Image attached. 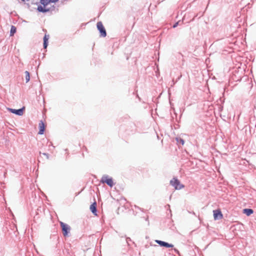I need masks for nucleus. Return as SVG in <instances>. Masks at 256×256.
<instances>
[{
    "instance_id": "obj_14",
    "label": "nucleus",
    "mask_w": 256,
    "mask_h": 256,
    "mask_svg": "<svg viewBox=\"0 0 256 256\" xmlns=\"http://www.w3.org/2000/svg\"><path fill=\"white\" fill-rule=\"evenodd\" d=\"M25 74H26V80H30V73L28 71H26L25 72Z\"/></svg>"
},
{
    "instance_id": "obj_8",
    "label": "nucleus",
    "mask_w": 256,
    "mask_h": 256,
    "mask_svg": "<svg viewBox=\"0 0 256 256\" xmlns=\"http://www.w3.org/2000/svg\"><path fill=\"white\" fill-rule=\"evenodd\" d=\"M39 131L38 134H44L46 126L42 121H40L38 124Z\"/></svg>"
},
{
    "instance_id": "obj_17",
    "label": "nucleus",
    "mask_w": 256,
    "mask_h": 256,
    "mask_svg": "<svg viewBox=\"0 0 256 256\" xmlns=\"http://www.w3.org/2000/svg\"><path fill=\"white\" fill-rule=\"evenodd\" d=\"M58 0H52V2H56L58 1Z\"/></svg>"
},
{
    "instance_id": "obj_2",
    "label": "nucleus",
    "mask_w": 256,
    "mask_h": 256,
    "mask_svg": "<svg viewBox=\"0 0 256 256\" xmlns=\"http://www.w3.org/2000/svg\"><path fill=\"white\" fill-rule=\"evenodd\" d=\"M170 184L174 187L176 190H180L184 187V185L180 184V180L174 178L170 181Z\"/></svg>"
},
{
    "instance_id": "obj_6",
    "label": "nucleus",
    "mask_w": 256,
    "mask_h": 256,
    "mask_svg": "<svg viewBox=\"0 0 256 256\" xmlns=\"http://www.w3.org/2000/svg\"><path fill=\"white\" fill-rule=\"evenodd\" d=\"M8 110L10 112H11L14 114H16L18 115V116H22L23 114L24 113V108L18 109V110H15L12 108H8Z\"/></svg>"
},
{
    "instance_id": "obj_4",
    "label": "nucleus",
    "mask_w": 256,
    "mask_h": 256,
    "mask_svg": "<svg viewBox=\"0 0 256 256\" xmlns=\"http://www.w3.org/2000/svg\"><path fill=\"white\" fill-rule=\"evenodd\" d=\"M101 182L106 183L110 186L112 187L114 186V182L112 178H109L108 176H104L102 177Z\"/></svg>"
},
{
    "instance_id": "obj_12",
    "label": "nucleus",
    "mask_w": 256,
    "mask_h": 256,
    "mask_svg": "<svg viewBox=\"0 0 256 256\" xmlns=\"http://www.w3.org/2000/svg\"><path fill=\"white\" fill-rule=\"evenodd\" d=\"M48 36L45 34L44 38V48H46L48 46Z\"/></svg>"
},
{
    "instance_id": "obj_7",
    "label": "nucleus",
    "mask_w": 256,
    "mask_h": 256,
    "mask_svg": "<svg viewBox=\"0 0 256 256\" xmlns=\"http://www.w3.org/2000/svg\"><path fill=\"white\" fill-rule=\"evenodd\" d=\"M156 242L162 246H164L166 248H172L174 246L172 244H170L162 240H156Z\"/></svg>"
},
{
    "instance_id": "obj_18",
    "label": "nucleus",
    "mask_w": 256,
    "mask_h": 256,
    "mask_svg": "<svg viewBox=\"0 0 256 256\" xmlns=\"http://www.w3.org/2000/svg\"><path fill=\"white\" fill-rule=\"evenodd\" d=\"M23 2L28 1V0H22Z\"/></svg>"
},
{
    "instance_id": "obj_11",
    "label": "nucleus",
    "mask_w": 256,
    "mask_h": 256,
    "mask_svg": "<svg viewBox=\"0 0 256 256\" xmlns=\"http://www.w3.org/2000/svg\"><path fill=\"white\" fill-rule=\"evenodd\" d=\"M243 213L249 216L254 213V210L250 208H245L243 210Z\"/></svg>"
},
{
    "instance_id": "obj_10",
    "label": "nucleus",
    "mask_w": 256,
    "mask_h": 256,
    "mask_svg": "<svg viewBox=\"0 0 256 256\" xmlns=\"http://www.w3.org/2000/svg\"><path fill=\"white\" fill-rule=\"evenodd\" d=\"M90 210L94 215L96 216V202L90 205Z\"/></svg>"
},
{
    "instance_id": "obj_5",
    "label": "nucleus",
    "mask_w": 256,
    "mask_h": 256,
    "mask_svg": "<svg viewBox=\"0 0 256 256\" xmlns=\"http://www.w3.org/2000/svg\"><path fill=\"white\" fill-rule=\"evenodd\" d=\"M60 224L61 226V228H62V234L64 236H68V230H70V226L67 225L66 224L62 222H60Z\"/></svg>"
},
{
    "instance_id": "obj_13",
    "label": "nucleus",
    "mask_w": 256,
    "mask_h": 256,
    "mask_svg": "<svg viewBox=\"0 0 256 256\" xmlns=\"http://www.w3.org/2000/svg\"><path fill=\"white\" fill-rule=\"evenodd\" d=\"M16 28L14 26H11V28H10V36H14V34L16 32Z\"/></svg>"
},
{
    "instance_id": "obj_1",
    "label": "nucleus",
    "mask_w": 256,
    "mask_h": 256,
    "mask_svg": "<svg viewBox=\"0 0 256 256\" xmlns=\"http://www.w3.org/2000/svg\"><path fill=\"white\" fill-rule=\"evenodd\" d=\"M40 2L41 4L43 5V6H38V10L39 12H48V9L46 8L45 7H46V6L48 5L50 2H52V0H40Z\"/></svg>"
},
{
    "instance_id": "obj_16",
    "label": "nucleus",
    "mask_w": 256,
    "mask_h": 256,
    "mask_svg": "<svg viewBox=\"0 0 256 256\" xmlns=\"http://www.w3.org/2000/svg\"><path fill=\"white\" fill-rule=\"evenodd\" d=\"M178 22H176V24L173 26V28H174L176 27V26H177L178 25Z\"/></svg>"
},
{
    "instance_id": "obj_15",
    "label": "nucleus",
    "mask_w": 256,
    "mask_h": 256,
    "mask_svg": "<svg viewBox=\"0 0 256 256\" xmlns=\"http://www.w3.org/2000/svg\"><path fill=\"white\" fill-rule=\"evenodd\" d=\"M178 142H180V144H182V145L184 144V142L182 139H180V141H178Z\"/></svg>"
},
{
    "instance_id": "obj_9",
    "label": "nucleus",
    "mask_w": 256,
    "mask_h": 256,
    "mask_svg": "<svg viewBox=\"0 0 256 256\" xmlns=\"http://www.w3.org/2000/svg\"><path fill=\"white\" fill-rule=\"evenodd\" d=\"M213 212L214 220H218L222 218V214L220 210H214L213 211Z\"/></svg>"
},
{
    "instance_id": "obj_3",
    "label": "nucleus",
    "mask_w": 256,
    "mask_h": 256,
    "mask_svg": "<svg viewBox=\"0 0 256 256\" xmlns=\"http://www.w3.org/2000/svg\"><path fill=\"white\" fill-rule=\"evenodd\" d=\"M96 26L100 33V36L102 37H105L106 36V30L105 28L101 22H97Z\"/></svg>"
}]
</instances>
